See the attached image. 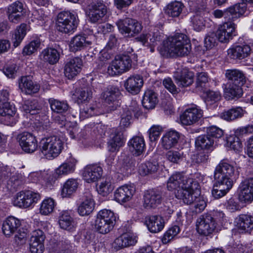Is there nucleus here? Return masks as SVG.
Returning a JSON list of instances; mask_svg holds the SVG:
<instances>
[{"mask_svg":"<svg viewBox=\"0 0 253 253\" xmlns=\"http://www.w3.org/2000/svg\"><path fill=\"white\" fill-rule=\"evenodd\" d=\"M138 39L143 44L148 43L155 46L162 42L158 47L161 55L165 58H176L187 55L191 49L190 41L188 37L182 33H176L166 40L164 34L158 30L150 31L148 33L140 35Z\"/></svg>","mask_w":253,"mask_h":253,"instance_id":"f257e3e1","label":"nucleus"},{"mask_svg":"<svg viewBox=\"0 0 253 253\" xmlns=\"http://www.w3.org/2000/svg\"><path fill=\"white\" fill-rule=\"evenodd\" d=\"M198 185L193 179L185 176L181 172H175L171 175L167 181V188L169 191H175V197L182 200L185 204L193 201L190 195L193 189H197Z\"/></svg>","mask_w":253,"mask_h":253,"instance_id":"f03ea898","label":"nucleus"},{"mask_svg":"<svg viewBox=\"0 0 253 253\" xmlns=\"http://www.w3.org/2000/svg\"><path fill=\"white\" fill-rule=\"evenodd\" d=\"M40 148L42 154L48 160L57 157L63 149V142L58 136H51L42 139Z\"/></svg>","mask_w":253,"mask_h":253,"instance_id":"7ed1b4c3","label":"nucleus"},{"mask_svg":"<svg viewBox=\"0 0 253 253\" xmlns=\"http://www.w3.org/2000/svg\"><path fill=\"white\" fill-rule=\"evenodd\" d=\"M79 22L78 15L70 11H64L58 13L56 24L58 31L71 34L76 30Z\"/></svg>","mask_w":253,"mask_h":253,"instance_id":"20e7f679","label":"nucleus"},{"mask_svg":"<svg viewBox=\"0 0 253 253\" xmlns=\"http://www.w3.org/2000/svg\"><path fill=\"white\" fill-rule=\"evenodd\" d=\"M116 217L113 211L104 209L100 211L95 221V228L101 234H106L111 231L115 225Z\"/></svg>","mask_w":253,"mask_h":253,"instance_id":"39448f33","label":"nucleus"},{"mask_svg":"<svg viewBox=\"0 0 253 253\" xmlns=\"http://www.w3.org/2000/svg\"><path fill=\"white\" fill-rule=\"evenodd\" d=\"M131 66L132 61L129 56L117 55L108 67L107 73L112 77L120 75L129 71Z\"/></svg>","mask_w":253,"mask_h":253,"instance_id":"423d86ee","label":"nucleus"},{"mask_svg":"<svg viewBox=\"0 0 253 253\" xmlns=\"http://www.w3.org/2000/svg\"><path fill=\"white\" fill-rule=\"evenodd\" d=\"M235 174V168L233 164L228 160L224 159L221 160L216 167L214 178L224 182L229 181L233 184Z\"/></svg>","mask_w":253,"mask_h":253,"instance_id":"0eeeda50","label":"nucleus"},{"mask_svg":"<svg viewBox=\"0 0 253 253\" xmlns=\"http://www.w3.org/2000/svg\"><path fill=\"white\" fill-rule=\"evenodd\" d=\"M246 8V4L243 2L235 4L224 10L216 9L212 12V14L216 18L223 17L227 20L234 21L244 14Z\"/></svg>","mask_w":253,"mask_h":253,"instance_id":"6e6552de","label":"nucleus"},{"mask_svg":"<svg viewBox=\"0 0 253 253\" xmlns=\"http://www.w3.org/2000/svg\"><path fill=\"white\" fill-rule=\"evenodd\" d=\"M217 223L210 214L201 215L197 220L196 227L198 233L204 236H211L216 229Z\"/></svg>","mask_w":253,"mask_h":253,"instance_id":"1a4fd4ad","label":"nucleus"},{"mask_svg":"<svg viewBox=\"0 0 253 253\" xmlns=\"http://www.w3.org/2000/svg\"><path fill=\"white\" fill-rule=\"evenodd\" d=\"M40 195L32 191H21L18 193L14 198V206L22 208H27L38 202Z\"/></svg>","mask_w":253,"mask_h":253,"instance_id":"9d476101","label":"nucleus"},{"mask_svg":"<svg viewBox=\"0 0 253 253\" xmlns=\"http://www.w3.org/2000/svg\"><path fill=\"white\" fill-rule=\"evenodd\" d=\"M107 13V6L102 1L97 0L88 6L87 14L92 23L100 22Z\"/></svg>","mask_w":253,"mask_h":253,"instance_id":"9b49d317","label":"nucleus"},{"mask_svg":"<svg viewBox=\"0 0 253 253\" xmlns=\"http://www.w3.org/2000/svg\"><path fill=\"white\" fill-rule=\"evenodd\" d=\"M121 92L118 87H111L104 91L101 98L104 105L108 107L110 111H113L120 105Z\"/></svg>","mask_w":253,"mask_h":253,"instance_id":"f8f14e48","label":"nucleus"},{"mask_svg":"<svg viewBox=\"0 0 253 253\" xmlns=\"http://www.w3.org/2000/svg\"><path fill=\"white\" fill-rule=\"evenodd\" d=\"M253 52L250 44L246 43L235 44L227 50L229 57L234 60H242L250 56Z\"/></svg>","mask_w":253,"mask_h":253,"instance_id":"ddd939ff","label":"nucleus"},{"mask_svg":"<svg viewBox=\"0 0 253 253\" xmlns=\"http://www.w3.org/2000/svg\"><path fill=\"white\" fill-rule=\"evenodd\" d=\"M17 139L22 150L26 153H32L38 148L36 137L30 132H23L19 134Z\"/></svg>","mask_w":253,"mask_h":253,"instance_id":"4468645a","label":"nucleus"},{"mask_svg":"<svg viewBox=\"0 0 253 253\" xmlns=\"http://www.w3.org/2000/svg\"><path fill=\"white\" fill-rule=\"evenodd\" d=\"M235 24L230 21L225 22L219 26L216 32V37L220 42L227 43L235 36Z\"/></svg>","mask_w":253,"mask_h":253,"instance_id":"2eb2a0df","label":"nucleus"},{"mask_svg":"<svg viewBox=\"0 0 253 253\" xmlns=\"http://www.w3.org/2000/svg\"><path fill=\"white\" fill-rule=\"evenodd\" d=\"M162 191L158 189L146 191L143 195V207L147 209L156 208L162 202Z\"/></svg>","mask_w":253,"mask_h":253,"instance_id":"dca6fc26","label":"nucleus"},{"mask_svg":"<svg viewBox=\"0 0 253 253\" xmlns=\"http://www.w3.org/2000/svg\"><path fill=\"white\" fill-rule=\"evenodd\" d=\"M173 77L176 84L180 87L189 86L194 82V73L186 68L177 69Z\"/></svg>","mask_w":253,"mask_h":253,"instance_id":"f3484780","label":"nucleus"},{"mask_svg":"<svg viewBox=\"0 0 253 253\" xmlns=\"http://www.w3.org/2000/svg\"><path fill=\"white\" fill-rule=\"evenodd\" d=\"M102 174V167L98 164H94L88 165L84 168L82 176L85 181L89 183L98 180L101 177Z\"/></svg>","mask_w":253,"mask_h":253,"instance_id":"a211bd4d","label":"nucleus"},{"mask_svg":"<svg viewBox=\"0 0 253 253\" xmlns=\"http://www.w3.org/2000/svg\"><path fill=\"white\" fill-rule=\"evenodd\" d=\"M24 13V4L19 0L13 2L7 7L8 19L11 22L18 23L23 18Z\"/></svg>","mask_w":253,"mask_h":253,"instance_id":"6ab92c4d","label":"nucleus"},{"mask_svg":"<svg viewBox=\"0 0 253 253\" xmlns=\"http://www.w3.org/2000/svg\"><path fill=\"white\" fill-rule=\"evenodd\" d=\"M81 201L78 207V212L81 216H86L90 214L93 211L95 203L91 193L86 191L84 193Z\"/></svg>","mask_w":253,"mask_h":253,"instance_id":"aec40b11","label":"nucleus"},{"mask_svg":"<svg viewBox=\"0 0 253 253\" xmlns=\"http://www.w3.org/2000/svg\"><path fill=\"white\" fill-rule=\"evenodd\" d=\"M203 111L197 106L189 108L180 116V121L184 125H191L203 117Z\"/></svg>","mask_w":253,"mask_h":253,"instance_id":"412c9836","label":"nucleus"},{"mask_svg":"<svg viewBox=\"0 0 253 253\" xmlns=\"http://www.w3.org/2000/svg\"><path fill=\"white\" fill-rule=\"evenodd\" d=\"M239 198L245 202L253 200V178H247L240 184Z\"/></svg>","mask_w":253,"mask_h":253,"instance_id":"4be33fe9","label":"nucleus"},{"mask_svg":"<svg viewBox=\"0 0 253 253\" xmlns=\"http://www.w3.org/2000/svg\"><path fill=\"white\" fill-rule=\"evenodd\" d=\"M139 111L138 105L135 101L132 102L130 105L124 108L121 115L120 127L122 128L128 127L131 124L132 115H135L137 114Z\"/></svg>","mask_w":253,"mask_h":253,"instance_id":"5701e85b","label":"nucleus"},{"mask_svg":"<svg viewBox=\"0 0 253 253\" xmlns=\"http://www.w3.org/2000/svg\"><path fill=\"white\" fill-rule=\"evenodd\" d=\"M82 65V60L79 57L70 59L64 67L65 76L69 79H73L81 72Z\"/></svg>","mask_w":253,"mask_h":253,"instance_id":"b1692460","label":"nucleus"},{"mask_svg":"<svg viewBox=\"0 0 253 253\" xmlns=\"http://www.w3.org/2000/svg\"><path fill=\"white\" fill-rule=\"evenodd\" d=\"M135 192V188L131 185H125L119 187L114 193V199L120 203L129 201Z\"/></svg>","mask_w":253,"mask_h":253,"instance_id":"393cba45","label":"nucleus"},{"mask_svg":"<svg viewBox=\"0 0 253 253\" xmlns=\"http://www.w3.org/2000/svg\"><path fill=\"white\" fill-rule=\"evenodd\" d=\"M235 223L240 232H250L253 229V216L249 214H240L235 218Z\"/></svg>","mask_w":253,"mask_h":253,"instance_id":"a878e982","label":"nucleus"},{"mask_svg":"<svg viewBox=\"0 0 253 253\" xmlns=\"http://www.w3.org/2000/svg\"><path fill=\"white\" fill-rule=\"evenodd\" d=\"M19 87L22 92L28 94H32L38 92L40 86L34 83L29 76H23L18 81Z\"/></svg>","mask_w":253,"mask_h":253,"instance_id":"bb28decb","label":"nucleus"},{"mask_svg":"<svg viewBox=\"0 0 253 253\" xmlns=\"http://www.w3.org/2000/svg\"><path fill=\"white\" fill-rule=\"evenodd\" d=\"M143 85L142 77L137 75L129 77L124 84L126 90L133 94L139 93Z\"/></svg>","mask_w":253,"mask_h":253,"instance_id":"cd10ccee","label":"nucleus"},{"mask_svg":"<svg viewBox=\"0 0 253 253\" xmlns=\"http://www.w3.org/2000/svg\"><path fill=\"white\" fill-rule=\"evenodd\" d=\"M125 143V138L122 130L116 129L110 137L108 142L109 151L115 152L119 151L120 147Z\"/></svg>","mask_w":253,"mask_h":253,"instance_id":"c85d7f7f","label":"nucleus"},{"mask_svg":"<svg viewBox=\"0 0 253 253\" xmlns=\"http://www.w3.org/2000/svg\"><path fill=\"white\" fill-rule=\"evenodd\" d=\"M21 225L20 219L12 216H9L3 223V233L5 236L9 237L19 231Z\"/></svg>","mask_w":253,"mask_h":253,"instance_id":"c756f323","label":"nucleus"},{"mask_svg":"<svg viewBox=\"0 0 253 253\" xmlns=\"http://www.w3.org/2000/svg\"><path fill=\"white\" fill-rule=\"evenodd\" d=\"M76 164L77 160L70 157L55 169V174L58 178L73 172L75 170Z\"/></svg>","mask_w":253,"mask_h":253,"instance_id":"7c9ffc66","label":"nucleus"},{"mask_svg":"<svg viewBox=\"0 0 253 253\" xmlns=\"http://www.w3.org/2000/svg\"><path fill=\"white\" fill-rule=\"evenodd\" d=\"M137 242L136 237L129 233L123 234L117 238L113 243V247L116 250L125 247L133 246Z\"/></svg>","mask_w":253,"mask_h":253,"instance_id":"2f4dec72","label":"nucleus"},{"mask_svg":"<svg viewBox=\"0 0 253 253\" xmlns=\"http://www.w3.org/2000/svg\"><path fill=\"white\" fill-rule=\"evenodd\" d=\"M92 97V89L89 86H84L77 89L72 96V98L78 104L88 102Z\"/></svg>","mask_w":253,"mask_h":253,"instance_id":"473e14b6","label":"nucleus"},{"mask_svg":"<svg viewBox=\"0 0 253 253\" xmlns=\"http://www.w3.org/2000/svg\"><path fill=\"white\" fill-rule=\"evenodd\" d=\"M225 76L229 84L242 86L246 82V77L243 72L237 69L227 70Z\"/></svg>","mask_w":253,"mask_h":253,"instance_id":"72a5a7b5","label":"nucleus"},{"mask_svg":"<svg viewBox=\"0 0 253 253\" xmlns=\"http://www.w3.org/2000/svg\"><path fill=\"white\" fill-rule=\"evenodd\" d=\"M216 182L213 185L212 190V195L215 199H219L226 194L232 188L233 184L229 181L224 182L222 180L215 179Z\"/></svg>","mask_w":253,"mask_h":253,"instance_id":"f704fd0d","label":"nucleus"},{"mask_svg":"<svg viewBox=\"0 0 253 253\" xmlns=\"http://www.w3.org/2000/svg\"><path fill=\"white\" fill-rule=\"evenodd\" d=\"M179 138V132L175 130L169 131L162 138V145L165 149H170L177 144Z\"/></svg>","mask_w":253,"mask_h":253,"instance_id":"c9c22d12","label":"nucleus"},{"mask_svg":"<svg viewBox=\"0 0 253 253\" xmlns=\"http://www.w3.org/2000/svg\"><path fill=\"white\" fill-rule=\"evenodd\" d=\"M90 44L91 42L87 40L85 35H77L70 41V50L73 52H76L84 49Z\"/></svg>","mask_w":253,"mask_h":253,"instance_id":"e433bc0d","label":"nucleus"},{"mask_svg":"<svg viewBox=\"0 0 253 253\" xmlns=\"http://www.w3.org/2000/svg\"><path fill=\"white\" fill-rule=\"evenodd\" d=\"M148 230L152 233H158L164 227V221L161 216L152 215L145 221Z\"/></svg>","mask_w":253,"mask_h":253,"instance_id":"4c0bfd02","label":"nucleus"},{"mask_svg":"<svg viewBox=\"0 0 253 253\" xmlns=\"http://www.w3.org/2000/svg\"><path fill=\"white\" fill-rule=\"evenodd\" d=\"M128 146L134 155L139 156L144 150L145 144L144 138L141 136H134L128 141Z\"/></svg>","mask_w":253,"mask_h":253,"instance_id":"58836bf2","label":"nucleus"},{"mask_svg":"<svg viewBox=\"0 0 253 253\" xmlns=\"http://www.w3.org/2000/svg\"><path fill=\"white\" fill-rule=\"evenodd\" d=\"M58 223L61 228L68 231H73L76 224L68 211H63L59 217Z\"/></svg>","mask_w":253,"mask_h":253,"instance_id":"ea45409f","label":"nucleus"},{"mask_svg":"<svg viewBox=\"0 0 253 253\" xmlns=\"http://www.w3.org/2000/svg\"><path fill=\"white\" fill-rule=\"evenodd\" d=\"M59 53L54 48H46L43 49L40 54V58L50 64H54L58 61Z\"/></svg>","mask_w":253,"mask_h":253,"instance_id":"a19ab883","label":"nucleus"},{"mask_svg":"<svg viewBox=\"0 0 253 253\" xmlns=\"http://www.w3.org/2000/svg\"><path fill=\"white\" fill-rule=\"evenodd\" d=\"M158 102L157 94L152 90H146L143 95L142 104L147 109L154 108Z\"/></svg>","mask_w":253,"mask_h":253,"instance_id":"79ce46f5","label":"nucleus"},{"mask_svg":"<svg viewBox=\"0 0 253 253\" xmlns=\"http://www.w3.org/2000/svg\"><path fill=\"white\" fill-rule=\"evenodd\" d=\"M245 112L242 108L237 107L224 111L220 114V116L224 120L232 121L242 117Z\"/></svg>","mask_w":253,"mask_h":253,"instance_id":"37998d69","label":"nucleus"},{"mask_svg":"<svg viewBox=\"0 0 253 253\" xmlns=\"http://www.w3.org/2000/svg\"><path fill=\"white\" fill-rule=\"evenodd\" d=\"M57 177L49 170H44L42 171V177L41 180V184L45 188H51L53 186Z\"/></svg>","mask_w":253,"mask_h":253,"instance_id":"c03bdc74","label":"nucleus"},{"mask_svg":"<svg viewBox=\"0 0 253 253\" xmlns=\"http://www.w3.org/2000/svg\"><path fill=\"white\" fill-rule=\"evenodd\" d=\"M48 102L52 111L55 113L61 114L66 113L70 109L69 105L65 101L50 98Z\"/></svg>","mask_w":253,"mask_h":253,"instance_id":"a18cd8bd","label":"nucleus"},{"mask_svg":"<svg viewBox=\"0 0 253 253\" xmlns=\"http://www.w3.org/2000/svg\"><path fill=\"white\" fill-rule=\"evenodd\" d=\"M79 182L77 179L70 178L64 184L61 195L63 197H67L71 195L77 189Z\"/></svg>","mask_w":253,"mask_h":253,"instance_id":"49530a36","label":"nucleus"},{"mask_svg":"<svg viewBox=\"0 0 253 253\" xmlns=\"http://www.w3.org/2000/svg\"><path fill=\"white\" fill-rule=\"evenodd\" d=\"M193 189L190 193V195L193 197L192 202L187 204V205H191L193 204L192 207V210L196 213H200L202 212L206 208L207 204L203 198L201 197H197L196 194V192L194 191Z\"/></svg>","mask_w":253,"mask_h":253,"instance_id":"de8ad7c7","label":"nucleus"},{"mask_svg":"<svg viewBox=\"0 0 253 253\" xmlns=\"http://www.w3.org/2000/svg\"><path fill=\"white\" fill-rule=\"evenodd\" d=\"M159 168V165L157 162H147L139 166V172L140 174L145 176L157 172Z\"/></svg>","mask_w":253,"mask_h":253,"instance_id":"09e8293b","label":"nucleus"},{"mask_svg":"<svg viewBox=\"0 0 253 253\" xmlns=\"http://www.w3.org/2000/svg\"><path fill=\"white\" fill-rule=\"evenodd\" d=\"M56 206L55 201L51 198L45 199L41 204L39 209L40 213L43 215H47L52 213Z\"/></svg>","mask_w":253,"mask_h":253,"instance_id":"8fccbe9b","label":"nucleus"},{"mask_svg":"<svg viewBox=\"0 0 253 253\" xmlns=\"http://www.w3.org/2000/svg\"><path fill=\"white\" fill-rule=\"evenodd\" d=\"M183 6V4L181 2L172 1L166 6L165 13L171 17H177L182 12Z\"/></svg>","mask_w":253,"mask_h":253,"instance_id":"3c124183","label":"nucleus"},{"mask_svg":"<svg viewBox=\"0 0 253 253\" xmlns=\"http://www.w3.org/2000/svg\"><path fill=\"white\" fill-rule=\"evenodd\" d=\"M214 142V140L208 135H202L196 138L195 144L198 148L208 150L212 147Z\"/></svg>","mask_w":253,"mask_h":253,"instance_id":"603ef678","label":"nucleus"},{"mask_svg":"<svg viewBox=\"0 0 253 253\" xmlns=\"http://www.w3.org/2000/svg\"><path fill=\"white\" fill-rule=\"evenodd\" d=\"M27 27V25L26 24L22 23L17 28L12 39L13 45L15 47H17L20 44L25 36Z\"/></svg>","mask_w":253,"mask_h":253,"instance_id":"864d4df0","label":"nucleus"},{"mask_svg":"<svg viewBox=\"0 0 253 253\" xmlns=\"http://www.w3.org/2000/svg\"><path fill=\"white\" fill-rule=\"evenodd\" d=\"M21 109L27 114L34 115L40 109V106L37 100H26L21 107Z\"/></svg>","mask_w":253,"mask_h":253,"instance_id":"5fc2aeb1","label":"nucleus"},{"mask_svg":"<svg viewBox=\"0 0 253 253\" xmlns=\"http://www.w3.org/2000/svg\"><path fill=\"white\" fill-rule=\"evenodd\" d=\"M183 152L180 150H171L166 154V159L173 164H179L183 159Z\"/></svg>","mask_w":253,"mask_h":253,"instance_id":"6e6d98bb","label":"nucleus"},{"mask_svg":"<svg viewBox=\"0 0 253 253\" xmlns=\"http://www.w3.org/2000/svg\"><path fill=\"white\" fill-rule=\"evenodd\" d=\"M16 113L15 108L10 105L9 102H0V116L10 118Z\"/></svg>","mask_w":253,"mask_h":253,"instance_id":"4d7b16f0","label":"nucleus"},{"mask_svg":"<svg viewBox=\"0 0 253 253\" xmlns=\"http://www.w3.org/2000/svg\"><path fill=\"white\" fill-rule=\"evenodd\" d=\"M242 95V90L241 86H237L232 84H229V86L225 91V95L228 99L235 97H240Z\"/></svg>","mask_w":253,"mask_h":253,"instance_id":"13d9d810","label":"nucleus"},{"mask_svg":"<svg viewBox=\"0 0 253 253\" xmlns=\"http://www.w3.org/2000/svg\"><path fill=\"white\" fill-rule=\"evenodd\" d=\"M179 226L175 225L169 229L162 238L163 243L166 244L169 243L175 237H176L180 232Z\"/></svg>","mask_w":253,"mask_h":253,"instance_id":"bf43d9fd","label":"nucleus"},{"mask_svg":"<svg viewBox=\"0 0 253 253\" xmlns=\"http://www.w3.org/2000/svg\"><path fill=\"white\" fill-rule=\"evenodd\" d=\"M227 146L236 152H240L242 150V144L240 139L235 136H230L227 139Z\"/></svg>","mask_w":253,"mask_h":253,"instance_id":"052dcab7","label":"nucleus"},{"mask_svg":"<svg viewBox=\"0 0 253 253\" xmlns=\"http://www.w3.org/2000/svg\"><path fill=\"white\" fill-rule=\"evenodd\" d=\"M114 189V186L111 182L107 179L100 182L97 188L99 194L103 196H106L111 193Z\"/></svg>","mask_w":253,"mask_h":253,"instance_id":"680f3d73","label":"nucleus"},{"mask_svg":"<svg viewBox=\"0 0 253 253\" xmlns=\"http://www.w3.org/2000/svg\"><path fill=\"white\" fill-rule=\"evenodd\" d=\"M130 18L124 19H119L116 22L119 32L125 37H128L129 26L127 25L128 22H130Z\"/></svg>","mask_w":253,"mask_h":253,"instance_id":"e2e57ef3","label":"nucleus"},{"mask_svg":"<svg viewBox=\"0 0 253 253\" xmlns=\"http://www.w3.org/2000/svg\"><path fill=\"white\" fill-rule=\"evenodd\" d=\"M127 25L129 26L128 37H134L142 30L141 24L135 19L131 18L130 22H128Z\"/></svg>","mask_w":253,"mask_h":253,"instance_id":"0e129e2a","label":"nucleus"},{"mask_svg":"<svg viewBox=\"0 0 253 253\" xmlns=\"http://www.w3.org/2000/svg\"><path fill=\"white\" fill-rule=\"evenodd\" d=\"M220 97L221 96L219 92L209 90L206 92L205 102L207 106L211 105L219 100Z\"/></svg>","mask_w":253,"mask_h":253,"instance_id":"69168bd1","label":"nucleus"},{"mask_svg":"<svg viewBox=\"0 0 253 253\" xmlns=\"http://www.w3.org/2000/svg\"><path fill=\"white\" fill-rule=\"evenodd\" d=\"M41 42L39 39L35 40L26 45L23 49L24 55H30L34 53L39 47Z\"/></svg>","mask_w":253,"mask_h":253,"instance_id":"338daca9","label":"nucleus"},{"mask_svg":"<svg viewBox=\"0 0 253 253\" xmlns=\"http://www.w3.org/2000/svg\"><path fill=\"white\" fill-rule=\"evenodd\" d=\"M207 135L214 140L215 139L221 138L223 135V130L220 128L212 126L207 128Z\"/></svg>","mask_w":253,"mask_h":253,"instance_id":"774afa93","label":"nucleus"}]
</instances>
